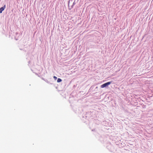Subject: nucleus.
<instances>
[{"label":"nucleus","instance_id":"nucleus-4","mask_svg":"<svg viewBox=\"0 0 153 153\" xmlns=\"http://www.w3.org/2000/svg\"><path fill=\"white\" fill-rule=\"evenodd\" d=\"M53 78L55 80H56V79H57V77H56V76H53Z\"/></svg>","mask_w":153,"mask_h":153},{"label":"nucleus","instance_id":"nucleus-3","mask_svg":"<svg viewBox=\"0 0 153 153\" xmlns=\"http://www.w3.org/2000/svg\"><path fill=\"white\" fill-rule=\"evenodd\" d=\"M62 81V80L60 78H58L57 80V82H59Z\"/></svg>","mask_w":153,"mask_h":153},{"label":"nucleus","instance_id":"nucleus-1","mask_svg":"<svg viewBox=\"0 0 153 153\" xmlns=\"http://www.w3.org/2000/svg\"><path fill=\"white\" fill-rule=\"evenodd\" d=\"M111 82H108L105 83L101 85L100 87L102 88H103L108 86L111 83Z\"/></svg>","mask_w":153,"mask_h":153},{"label":"nucleus","instance_id":"nucleus-2","mask_svg":"<svg viewBox=\"0 0 153 153\" xmlns=\"http://www.w3.org/2000/svg\"><path fill=\"white\" fill-rule=\"evenodd\" d=\"M5 8V5L3 7L0 8V13H1L3 11Z\"/></svg>","mask_w":153,"mask_h":153}]
</instances>
